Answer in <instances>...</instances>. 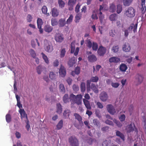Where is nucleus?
I'll return each mask as SVG.
<instances>
[{
  "label": "nucleus",
  "mask_w": 146,
  "mask_h": 146,
  "mask_svg": "<svg viewBox=\"0 0 146 146\" xmlns=\"http://www.w3.org/2000/svg\"><path fill=\"white\" fill-rule=\"evenodd\" d=\"M33 17L30 14H28L27 16V20L29 22H30L32 21Z\"/></svg>",
  "instance_id": "nucleus-55"
},
{
  "label": "nucleus",
  "mask_w": 146,
  "mask_h": 146,
  "mask_svg": "<svg viewBox=\"0 0 146 146\" xmlns=\"http://www.w3.org/2000/svg\"><path fill=\"white\" fill-rule=\"evenodd\" d=\"M106 108L108 112L110 114L113 115L116 112L114 107L111 104H108Z\"/></svg>",
  "instance_id": "nucleus-7"
},
{
  "label": "nucleus",
  "mask_w": 146,
  "mask_h": 146,
  "mask_svg": "<svg viewBox=\"0 0 146 146\" xmlns=\"http://www.w3.org/2000/svg\"><path fill=\"white\" fill-rule=\"evenodd\" d=\"M63 120H61L56 125L57 130H60L61 129L63 126Z\"/></svg>",
  "instance_id": "nucleus-33"
},
{
  "label": "nucleus",
  "mask_w": 146,
  "mask_h": 146,
  "mask_svg": "<svg viewBox=\"0 0 146 146\" xmlns=\"http://www.w3.org/2000/svg\"><path fill=\"white\" fill-rule=\"evenodd\" d=\"M127 67L126 64L122 63L120 66L119 69L121 71L125 72L127 70Z\"/></svg>",
  "instance_id": "nucleus-25"
},
{
  "label": "nucleus",
  "mask_w": 146,
  "mask_h": 146,
  "mask_svg": "<svg viewBox=\"0 0 146 146\" xmlns=\"http://www.w3.org/2000/svg\"><path fill=\"white\" fill-rule=\"evenodd\" d=\"M68 141L71 146H78V141L75 137L71 136L68 139Z\"/></svg>",
  "instance_id": "nucleus-6"
},
{
  "label": "nucleus",
  "mask_w": 146,
  "mask_h": 146,
  "mask_svg": "<svg viewBox=\"0 0 146 146\" xmlns=\"http://www.w3.org/2000/svg\"><path fill=\"white\" fill-rule=\"evenodd\" d=\"M54 39L56 42H61L63 40V35L59 33H56L54 36Z\"/></svg>",
  "instance_id": "nucleus-9"
},
{
  "label": "nucleus",
  "mask_w": 146,
  "mask_h": 146,
  "mask_svg": "<svg viewBox=\"0 0 146 146\" xmlns=\"http://www.w3.org/2000/svg\"><path fill=\"white\" fill-rule=\"evenodd\" d=\"M126 117L125 115L123 114L121 115L119 117V119L121 122L124 121Z\"/></svg>",
  "instance_id": "nucleus-53"
},
{
  "label": "nucleus",
  "mask_w": 146,
  "mask_h": 146,
  "mask_svg": "<svg viewBox=\"0 0 146 146\" xmlns=\"http://www.w3.org/2000/svg\"><path fill=\"white\" fill-rule=\"evenodd\" d=\"M91 17L93 19H98V18L96 15V11H93L92 12V14L91 16Z\"/></svg>",
  "instance_id": "nucleus-47"
},
{
  "label": "nucleus",
  "mask_w": 146,
  "mask_h": 146,
  "mask_svg": "<svg viewBox=\"0 0 146 146\" xmlns=\"http://www.w3.org/2000/svg\"><path fill=\"white\" fill-rule=\"evenodd\" d=\"M63 100L65 103H66L69 102V98L68 94H65L63 98Z\"/></svg>",
  "instance_id": "nucleus-36"
},
{
  "label": "nucleus",
  "mask_w": 146,
  "mask_h": 146,
  "mask_svg": "<svg viewBox=\"0 0 146 146\" xmlns=\"http://www.w3.org/2000/svg\"><path fill=\"white\" fill-rule=\"evenodd\" d=\"M71 113L70 110L68 109H66L64 111L63 115L66 118H68L69 117L70 113Z\"/></svg>",
  "instance_id": "nucleus-29"
},
{
  "label": "nucleus",
  "mask_w": 146,
  "mask_h": 146,
  "mask_svg": "<svg viewBox=\"0 0 146 146\" xmlns=\"http://www.w3.org/2000/svg\"><path fill=\"white\" fill-rule=\"evenodd\" d=\"M109 19L110 21L112 22L116 21L118 19V15L115 13L112 14L110 15Z\"/></svg>",
  "instance_id": "nucleus-20"
},
{
  "label": "nucleus",
  "mask_w": 146,
  "mask_h": 146,
  "mask_svg": "<svg viewBox=\"0 0 146 146\" xmlns=\"http://www.w3.org/2000/svg\"><path fill=\"white\" fill-rule=\"evenodd\" d=\"M76 62L75 59L74 58H71L68 62V64L70 67L72 66L73 65L75 64Z\"/></svg>",
  "instance_id": "nucleus-30"
},
{
  "label": "nucleus",
  "mask_w": 146,
  "mask_h": 146,
  "mask_svg": "<svg viewBox=\"0 0 146 146\" xmlns=\"http://www.w3.org/2000/svg\"><path fill=\"white\" fill-rule=\"evenodd\" d=\"M120 61V59L118 57H113L109 59V61L110 63H117Z\"/></svg>",
  "instance_id": "nucleus-16"
},
{
  "label": "nucleus",
  "mask_w": 146,
  "mask_h": 146,
  "mask_svg": "<svg viewBox=\"0 0 146 146\" xmlns=\"http://www.w3.org/2000/svg\"><path fill=\"white\" fill-rule=\"evenodd\" d=\"M116 10V7L114 4L113 3L111 4L110 5L109 8V11L111 12H114Z\"/></svg>",
  "instance_id": "nucleus-27"
},
{
  "label": "nucleus",
  "mask_w": 146,
  "mask_h": 146,
  "mask_svg": "<svg viewBox=\"0 0 146 146\" xmlns=\"http://www.w3.org/2000/svg\"><path fill=\"white\" fill-rule=\"evenodd\" d=\"M50 78L52 80H53L55 79V75L53 72H50L49 74Z\"/></svg>",
  "instance_id": "nucleus-54"
},
{
  "label": "nucleus",
  "mask_w": 146,
  "mask_h": 146,
  "mask_svg": "<svg viewBox=\"0 0 146 146\" xmlns=\"http://www.w3.org/2000/svg\"><path fill=\"white\" fill-rule=\"evenodd\" d=\"M80 72V69L79 67H77L75 70L71 72V74L74 76L75 74L78 75Z\"/></svg>",
  "instance_id": "nucleus-23"
},
{
  "label": "nucleus",
  "mask_w": 146,
  "mask_h": 146,
  "mask_svg": "<svg viewBox=\"0 0 146 146\" xmlns=\"http://www.w3.org/2000/svg\"><path fill=\"white\" fill-rule=\"evenodd\" d=\"M29 53L31 56L33 58H35L36 56V53L34 50L33 49H31L29 51Z\"/></svg>",
  "instance_id": "nucleus-48"
},
{
  "label": "nucleus",
  "mask_w": 146,
  "mask_h": 146,
  "mask_svg": "<svg viewBox=\"0 0 146 146\" xmlns=\"http://www.w3.org/2000/svg\"><path fill=\"white\" fill-rule=\"evenodd\" d=\"M92 47L94 50L96 51L98 49V45L96 42H93Z\"/></svg>",
  "instance_id": "nucleus-44"
},
{
  "label": "nucleus",
  "mask_w": 146,
  "mask_h": 146,
  "mask_svg": "<svg viewBox=\"0 0 146 146\" xmlns=\"http://www.w3.org/2000/svg\"><path fill=\"white\" fill-rule=\"evenodd\" d=\"M90 88L95 93H98V86H96L94 84L92 83L91 84Z\"/></svg>",
  "instance_id": "nucleus-22"
},
{
  "label": "nucleus",
  "mask_w": 146,
  "mask_h": 146,
  "mask_svg": "<svg viewBox=\"0 0 146 146\" xmlns=\"http://www.w3.org/2000/svg\"><path fill=\"white\" fill-rule=\"evenodd\" d=\"M51 23L52 26L57 25L58 24V21L56 18H52L51 20Z\"/></svg>",
  "instance_id": "nucleus-32"
},
{
  "label": "nucleus",
  "mask_w": 146,
  "mask_h": 146,
  "mask_svg": "<svg viewBox=\"0 0 146 146\" xmlns=\"http://www.w3.org/2000/svg\"><path fill=\"white\" fill-rule=\"evenodd\" d=\"M137 85L140 84L142 82L143 77L141 75L138 74L137 75Z\"/></svg>",
  "instance_id": "nucleus-28"
},
{
  "label": "nucleus",
  "mask_w": 146,
  "mask_h": 146,
  "mask_svg": "<svg viewBox=\"0 0 146 146\" xmlns=\"http://www.w3.org/2000/svg\"><path fill=\"white\" fill-rule=\"evenodd\" d=\"M59 74L60 76L62 77H64L66 75V71L64 67L61 66L59 70Z\"/></svg>",
  "instance_id": "nucleus-13"
},
{
  "label": "nucleus",
  "mask_w": 146,
  "mask_h": 146,
  "mask_svg": "<svg viewBox=\"0 0 146 146\" xmlns=\"http://www.w3.org/2000/svg\"><path fill=\"white\" fill-rule=\"evenodd\" d=\"M100 98L102 101L106 102L108 99V95L106 92H102L100 94Z\"/></svg>",
  "instance_id": "nucleus-11"
},
{
  "label": "nucleus",
  "mask_w": 146,
  "mask_h": 146,
  "mask_svg": "<svg viewBox=\"0 0 146 146\" xmlns=\"http://www.w3.org/2000/svg\"><path fill=\"white\" fill-rule=\"evenodd\" d=\"M105 123L107 124L111 125L112 126L113 125V122L112 121H111L109 120H106L105 121Z\"/></svg>",
  "instance_id": "nucleus-59"
},
{
  "label": "nucleus",
  "mask_w": 146,
  "mask_h": 146,
  "mask_svg": "<svg viewBox=\"0 0 146 146\" xmlns=\"http://www.w3.org/2000/svg\"><path fill=\"white\" fill-rule=\"evenodd\" d=\"M42 67L40 66H38L36 68V71L37 73L38 74H41L42 71Z\"/></svg>",
  "instance_id": "nucleus-52"
},
{
  "label": "nucleus",
  "mask_w": 146,
  "mask_h": 146,
  "mask_svg": "<svg viewBox=\"0 0 146 146\" xmlns=\"http://www.w3.org/2000/svg\"><path fill=\"white\" fill-rule=\"evenodd\" d=\"M44 47L45 50L48 52H51L53 50V47L51 44L47 40L44 41Z\"/></svg>",
  "instance_id": "nucleus-5"
},
{
  "label": "nucleus",
  "mask_w": 146,
  "mask_h": 146,
  "mask_svg": "<svg viewBox=\"0 0 146 146\" xmlns=\"http://www.w3.org/2000/svg\"><path fill=\"white\" fill-rule=\"evenodd\" d=\"M66 24V20L65 19H60L58 21V25L59 27H64Z\"/></svg>",
  "instance_id": "nucleus-15"
},
{
  "label": "nucleus",
  "mask_w": 146,
  "mask_h": 146,
  "mask_svg": "<svg viewBox=\"0 0 146 146\" xmlns=\"http://www.w3.org/2000/svg\"><path fill=\"white\" fill-rule=\"evenodd\" d=\"M106 48L101 46L99 47L97 51L98 54L100 56H103L106 52Z\"/></svg>",
  "instance_id": "nucleus-10"
},
{
  "label": "nucleus",
  "mask_w": 146,
  "mask_h": 146,
  "mask_svg": "<svg viewBox=\"0 0 146 146\" xmlns=\"http://www.w3.org/2000/svg\"><path fill=\"white\" fill-rule=\"evenodd\" d=\"M16 98L17 101V105L19 108V112L21 115V118L22 119L23 117H25L27 119V115L24 110L23 109H22L23 108L22 105L21 103L20 97L18 95H16Z\"/></svg>",
  "instance_id": "nucleus-2"
},
{
  "label": "nucleus",
  "mask_w": 146,
  "mask_h": 146,
  "mask_svg": "<svg viewBox=\"0 0 146 146\" xmlns=\"http://www.w3.org/2000/svg\"><path fill=\"white\" fill-rule=\"evenodd\" d=\"M137 24L136 23L135 25L133 24H131L130 27L128 28L127 29L125 30L124 31V35L125 37H127L129 32L128 30L129 31V33H131L133 29L134 33H135L137 31Z\"/></svg>",
  "instance_id": "nucleus-4"
},
{
  "label": "nucleus",
  "mask_w": 146,
  "mask_h": 146,
  "mask_svg": "<svg viewBox=\"0 0 146 146\" xmlns=\"http://www.w3.org/2000/svg\"><path fill=\"white\" fill-rule=\"evenodd\" d=\"M53 29V28L52 26H50L48 25H45L44 30V31L48 33H50L52 31Z\"/></svg>",
  "instance_id": "nucleus-26"
},
{
  "label": "nucleus",
  "mask_w": 146,
  "mask_h": 146,
  "mask_svg": "<svg viewBox=\"0 0 146 146\" xmlns=\"http://www.w3.org/2000/svg\"><path fill=\"white\" fill-rule=\"evenodd\" d=\"M119 84L117 83H113L112 82L111 83V85L114 88H117L119 86Z\"/></svg>",
  "instance_id": "nucleus-60"
},
{
  "label": "nucleus",
  "mask_w": 146,
  "mask_h": 146,
  "mask_svg": "<svg viewBox=\"0 0 146 146\" xmlns=\"http://www.w3.org/2000/svg\"><path fill=\"white\" fill-rule=\"evenodd\" d=\"M122 10V7L121 5H118L117 7V12L118 14L120 13Z\"/></svg>",
  "instance_id": "nucleus-46"
},
{
  "label": "nucleus",
  "mask_w": 146,
  "mask_h": 146,
  "mask_svg": "<svg viewBox=\"0 0 146 146\" xmlns=\"http://www.w3.org/2000/svg\"><path fill=\"white\" fill-rule=\"evenodd\" d=\"M96 105L99 108L102 109L103 108V105L101 103L99 102H98L96 103Z\"/></svg>",
  "instance_id": "nucleus-63"
},
{
  "label": "nucleus",
  "mask_w": 146,
  "mask_h": 146,
  "mask_svg": "<svg viewBox=\"0 0 146 146\" xmlns=\"http://www.w3.org/2000/svg\"><path fill=\"white\" fill-rule=\"evenodd\" d=\"M114 121L116 124L117 126L119 127H121L123 125L119 121L115 119Z\"/></svg>",
  "instance_id": "nucleus-51"
},
{
  "label": "nucleus",
  "mask_w": 146,
  "mask_h": 146,
  "mask_svg": "<svg viewBox=\"0 0 146 146\" xmlns=\"http://www.w3.org/2000/svg\"><path fill=\"white\" fill-rule=\"evenodd\" d=\"M84 103L88 110H90L91 109L90 102L88 100L84 99H83Z\"/></svg>",
  "instance_id": "nucleus-17"
},
{
  "label": "nucleus",
  "mask_w": 146,
  "mask_h": 146,
  "mask_svg": "<svg viewBox=\"0 0 146 146\" xmlns=\"http://www.w3.org/2000/svg\"><path fill=\"white\" fill-rule=\"evenodd\" d=\"M123 1V5L125 6H129L132 3L133 0H119Z\"/></svg>",
  "instance_id": "nucleus-24"
},
{
  "label": "nucleus",
  "mask_w": 146,
  "mask_h": 146,
  "mask_svg": "<svg viewBox=\"0 0 146 146\" xmlns=\"http://www.w3.org/2000/svg\"><path fill=\"white\" fill-rule=\"evenodd\" d=\"M51 14L53 17H57L59 15V12L56 8H53L51 11Z\"/></svg>",
  "instance_id": "nucleus-19"
},
{
  "label": "nucleus",
  "mask_w": 146,
  "mask_h": 146,
  "mask_svg": "<svg viewBox=\"0 0 146 146\" xmlns=\"http://www.w3.org/2000/svg\"><path fill=\"white\" fill-rule=\"evenodd\" d=\"M80 6V5L79 3L78 4L76 5L75 8V11L76 13H78L79 12Z\"/></svg>",
  "instance_id": "nucleus-58"
},
{
  "label": "nucleus",
  "mask_w": 146,
  "mask_h": 146,
  "mask_svg": "<svg viewBox=\"0 0 146 146\" xmlns=\"http://www.w3.org/2000/svg\"><path fill=\"white\" fill-rule=\"evenodd\" d=\"M82 17V14L78 13L77 14L75 17V21L76 23H78Z\"/></svg>",
  "instance_id": "nucleus-37"
},
{
  "label": "nucleus",
  "mask_w": 146,
  "mask_h": 146,
  "mask_svg": "<svg viewBox=\"0 0 146 146\" xmlns=\"http://www.w3.org/2000/svg\"><path fill=\"white\" fill-rule=\"evenodd\" d=\"M73 19V16L71 14L70 15L68 18L67 19L66 23L67 25L70 24L72 21Z\"/></svg>",
  "instance_id": "nucleus-41"
},
{
  "label": "nucleus",
  "mask_w": 146,
  "mask_h": 146,
  "mask_svg": "<svg viewBox=\"0 0 146 146\" xmlns=\"http://www.w3.org/2000/svg\"><path fill=\"white\" fill-rule=\"evenodd\" d=\"M119 47L118 45L114 46L112 47V50L114 52H117L119 50Z\"/></svg>",
  "instance_id": "nucleus-50"
},
{
  "label": "nucleus",
  "mask_w": 146,
  "mask_h": 146,
  "mask_svg": "<svg viewBox=\"0 0 146 146\" xmlns=\"http://www.w3.org/2000/svg\"><path fill=\"white\" fill-rule=\"evenodd\" d=\"M82 96L81 94L77 95L76 96L73 94L70 95L69 99L70 102L74 104L80 105L82 104Z\"/></svg>",
  "instance_id": "nucleus-1"
},
{
  "label": "nucleus",
  "mask_w": 146,
  "mask_h": 146,
  "mask_svg": "<svg viewBox=\"0 0 146 146\" xmlns=\"http://www.w3.org/2000/svg\"><path fill=\"white\" fill-rule=\"evenodd\" d=\"M59 88L60 92L64 94L65 92V89L64 85L62 84H61L59 86Z\"/></svg>",
  "instance_id": "nucleus-35"
},
{
  "label": "nucleus",
  "mask_w": 146,
  "mask_h": 146,
  "mask_svg": "<svg viewBox=\"0 0 146 146\" xmlns=\"http://www.w3.org/2000/svg\"><path fill=\"white\" fill-rule=\"evenodd\" d=\"M122 49L125 52H129L131 50V47L128 43H125L122 46Z\"/></svg>",
  "instance_id": "nucleus-12"
},
{
  "label": "nucleus",
  "mask_w": 146,
  "mask_h": 146,
  "mask_svg": "<svg viewBox=\"0 0 146 146\" xmlns=\"http://www.w3.org/2000/svg\"><path fill=\"white\" fill-rule=\"evenodd\" d=\"M57 110L56 112L58 113H61L62 111V106L60 103L56 104Z\"/></svg>",
  "instance_id": "nucleus-31"
},
{
  "label": "nucleus",
  "mask_w": 146,
  "mask_h": 146,
  "mask_svg": "<svg viewBox=\"0 0 146 146\" xmlns=\"http://www.w3.org/2000/svg\"><path fill=\"white\" fill-rule=\"evenodd\" d=\"M65 49L64 48L61 49L60 51V57L61 58L64 57L66 53Z\"/></svg>",
  "instance_id": "nucleus-38"
},
{
  "label": "nucleus",
  "mask_w": 146,
  "mask_h": 146,
  "mask_svg": "<svg viewBox=\"0 0 146 146\" xmlns=\"http://www.w3.org/2000/svg\"><path fill=\"white\" fill-rule=\"evenodd\" d=\"M45 62L47 64H48L49 63L48 59L47 56L43 52L41 54Z\"/></svg>",
  "instance_id": "nucleus-42"
},
{
  "label": "nucleus",
  "mask_w": 146,
  "mask_h": 146,
  "mask_svg": "<svg viewBox=\"0 0 146 146\" xmlns=\"http://www.w3.org/2000/svg\"><path fill=\"white\" fill-rule=\"evenodd\" d=\"M99 78L98 76H93L90 79V81L91 82H97L98 81Z\"/></svg>",
  "instance_id": "nucleus-49"
},
{
  "label": "nucleus",
  "mask_w": 146,
  "mask_h": 146,
  "mask_svg": "<svg viewBox=\"0 0 146 146\" xmlns=\"http://www.w3.org/2000/svg\"><path fill=\"white\" fill-rule=\"evenodd\" d=\"M42 13L47 16L49 15V13H47V8L46 6H43L42 8Z\"/></svg>",
  "instance_id": "nucleus-34"
},
{
  "label": "nucleus",
  "mask_w": 146,
  "mask_h": 146,
  "mask_svg": "<svg viewBox=\"0 0 146 146\" xmlns=\"http://www.w3.org/2000/svg\"><path fill=\"white\" fill-rule=\"evenodd\" d=\"M81 91L82 92H84L86 90V84L84 82L81 83L80 85Z\"/></svg>",
  "instance_id": "nucleus-43"
},
{
  "label": "nucleus",
  "mask_w": 146,
  "mask_h": 146,
  "mask_svg": "<svg viewBox=\"0 0 146 146\" xmlns=\"http://www.w3.org/2000/svg\"><path fill=\"white\" fill-rule=\"evenodd\" d=\"M74 5V4L68 3V8L69 10L72 11L73 9Z\"/></svg>",
  "instance_id": "nucleus-56"
},
{
  "label": "nucleus",
  "mask_w": 146,
  "mask_h": 146,
  "mask_svg": "<svg viewBox=\"0 0 146 146\" xmlns=\"http://www.w3.org/2000/svg\"><path fill=\"white\" fill-rule=\"evenodd\" d=\"M95 113L96 116L99 118L101 117V115L100 113V111L99 110H96L95 111Z\"/></svg>",
  "instance_id": "nucleus-64"
},
{
  "label": "nucleus",
  "mask_w": 146,
  "mask_h": 146,
  "mask_svg": "<svg viewBox=\"0 0 146 146\" xmlns=\"http://www.w3.org/2000/svg\"><path fill=\"white\" fill-rule=\"evenodd\" d=\"M37 24L38 27L39 28L42 27V25L43 24V22L42 19L40 18H38L37 20Z\"/></svg>",
  "instance_id": "nucleus-39"
},
{
  "label": "nucleus",
  "mask_w": 146,
  "mask_h": 146,
  "mask_svg": "<svg viewBox=\"0 0 146 146\" xmlns=\"http://www.w3.org/2000/svg\"><path fill=\"white\" fill-rule=\"evenodd\" d=\"M135 10L133 7H129L125 9L124 15L128 18H132L135 17Z\"/></svg>",
  "instance_id": "nucleus-3"
},
{
  "label": "nucleus",
  "mask_w": 146,
  "mask_h": 146,
  "mask_svg": "<svg viewBox=\"0 0 146 146\" xmlns=\"http://www.w3.org/2000/svg\"><path fill=\"white\" fill-rule=\"evenodd\" d=\"M59 65V62L57 59L54 61L53 63V65L54 67H57Z\"/></svg>",
  "instance_id": "nucleus-62"
},
{
  "label": "nucleus",
  "mask_w": 146,
  "mask_h": 146,
  "mask_svg": "<svg viewBox=\"0 0 146 146\" xmlns=\"http://www.w3.org/2000/svg\"><path fill=\"white\" fill-rule=\"evenodd\" d=\"M72 88L74 91L77 92L79 90V87L78 86L74 84L72 86Z\"/></svg>",
  "instance_id": "nucleus-57"
},
{
  "label": "nucleus",
  "mask_w": 146,
  "mask_h": 146,
  "mask_svg": "<svg viewBox=\"0 0 146 146\" xmlns=\"http://www.w3.org/2000/svg\"><path fill=\"white\" fill-rule=\"evenodd\" d=\"M93 122L94 125L98 126L99 125L100 122L98 120L96 119H94Z\"/></svg>",
  "instance_id": "nucleus-61"
},
{
  "label": "nucleus",
  "mask_w": 146,
  "mask_h": 146,
  "mask_svg": "<svg viewBox=\"0 0 146 146\" xmlns=\"http://www.w3.org/2000/svg\"><path fill=\"white\" fill-rule=\"evenodd\" d=\"M88 60L91 62H94L96 61L97 60V58L96 56L93 54L90 55L88 57Z\"/></svg>",
  "instance_id": "nucleus-21"
},
{
  "label": "nucleus",
  "mask_w": 146,
  "mask_h": 146,
  "mask_svg": "<svg viewBox=\"0 0 146 146\" xmlns=\"http://www.w3.org/2000/svg\"><path fill=\"white\" fill-rule=\"evenodd\" d=\"M133 125L134 127H133L131 123L127 126L126 129L127 133H130L131 132L133 131L134 130V128H135L134 130L135 131V132L137 133V129L136 128L135 125L134 123H133Z\"/></svg>",
  "instance_id": "nucleus-8"
},
{
  "label": "nucleus",
  "mask_w": 146,
  "mask_h": 146,
  "mask_svg": "<svg viewBox=\"0 0 146 146\" xmlns=\"http://www.w3.org/2000/svg\"><path fill=\"white\" fill-rule=\"evenodd\" d=\"M74 116H75V119H77L78 121L80 124L83 125V124L82 121V118L81 116L78 114L74 113Z\"/></svg>",
  "instance_id": "nucleus-14"
},
{
  "label": "nucleus",
  "mask_w": 146,
  "mask_h": 146,
  "mask_svg": "<svg viewBox=\"0 0 146 146\" xmlns=\"http://www.w3.org/2000/svg\"><path fill=\"white\" fill-rule=\"evenodd\" d=\"M58 3L60 7L62 8L64 6L65 3L62 0H58Z\"/></svg>",
  "instance_id": "nucleus-45"
},
{
  "label": "nucleus",
  "mask_w": 146,
  "mask_h": 146,
  "mask_svg": "<svg viewBox=\"0 0 146 146\" xmlns=\"http://www.w3.org/2000/svg\"><path fill=\"white\" fill-rule=\"evenodd\" d=\"M5 118L6 121L7 123H10L11 121V116L10 114H7L5 116Z\"/></svg>",
  "instance_id": "nucleus-40"
},
{
  "label": "nucleus",
  "mask_w": 146,
  "mask_h": 146,
  "mask_svg": "<svg viewBox=\"0 0 146 146\" xmlns=\"http://www.w3.org/2000/svg\"><path fill=\"white\" fill-rule=\"evenodd\" d=\"M116 135L119 137L123 141L125 140V137L124 135L119 131L117 130L116 132Z\"/></svg>",
  "instance_id": "nucleus-18"
}]
</instances>
